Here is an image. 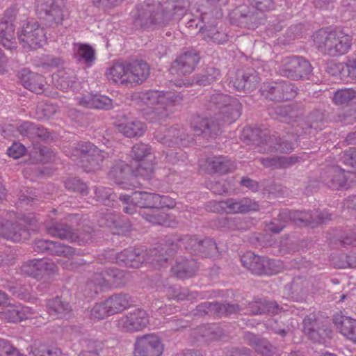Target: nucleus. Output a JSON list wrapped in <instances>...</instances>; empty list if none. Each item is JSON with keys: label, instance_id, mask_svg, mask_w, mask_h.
Instances as JSON below:
<instances>
[{"label": "nucleus", "instance_id": "obj_1", "mask_svg": "<svg viewBox=\"0 0 356 356\" xmlns=\"http://www.w3.org/2000/svg\"><path fill=\"white\" fill-rule=\"evenodd\" d=\"M208 110L217 112L214 118L200 115L191 120V127L197 136L213 138L221 133L222 123L230 124L236 120L241 114V104L239 101L223 93H216L209 97L205 103Z\"/></svg>", "mask_w": 356, "mask_h": 356}, {"label": "nucleus", "instance_id": "obj_2", "mask_svg": "<svg viewBox=\"0 0 356 356\" xmlns=\"http://www.w3.org/2000/svg\"><path fill=\"white\" fill-rule=\"evenodd\" d=\"M313 38L318 51L330 56L346 54L353 44L352 35L343 29H336L330 32L320 29L314 34Z\"/></svg>", "mask_w": 356, "mask_h": 356}, {"label": "nucleus", "instance_id": "obj_3", "mask_svg": "<svg viewBox=\"0 0 356 356\" xmlns=\"http://www.w3.org/2000/svg\"><path fill=\"white\" fill-rule=\"evenodd\" d=\"M170 22L159 0H145L136 7L134 21L136 27L154 30L167 26Z\"/></svg>", "mask_w": 356, "mask_h": 356}, {"label": "nucleus", "instance_id": "obj_4", "mask_svg": "<svg viewBox=\"0 0 356 356\" xmlns=\"http://www.w3.org/2000/svg\"><path fill=\"white\" fill-rule=\"evenodd\" d=\"M35 220L31 216H24L19 220L11 222L0 219V236L14 242H23L30 236Z\"/></svg>", "mask_w": 356, "mask_h": 356}, {"label": "nucleus", "instance_id": "obj_5", "mask_svg": "<svg viewBox=\"0 0 356 356\" xmlns=\"http://www.w3.org/2000/svg\"><path fill=\"white\" fill-rule=\"evenodd\" d=\"M279 72L281 76L294 81L309 79L312 67L303 57L289 56L282 60Z\"/></svg>", "mask_w": 356, "mask_h": 356}, {"label": "nucleus", "instance_id": "obj_6", "mask_svg": "<svg viewBox=\"0 0 356 356\" xmlns=\"http://www.w3.org/2000/svg\"><path fill=\"white\" fill-rule=\"evenodd\" d=\"M177 239L179 247H184L191 254L202 257H216L220 254L217 244L212 238L200 239L196 236L184 235Z\"/></svg>", "mask_w": 356, "mask_h": 356}, {"label": "nucleus", "instance_id": "obj_7", "mask_svg": "<svg viewBox=\"0 0 356 356\" xmlns=\"http://www.w3.org/2000/svg\"><path fill=\"white\" fill-rule=\"evenodd\" d=\"M230 23L242 28L254 29L264 24L266 15L248 5L236 6L229 13Z\"/></svg>", "mask_w": 356, "mask_h": 356}, {"label": "nucleus", "instance_id": "obj_8", "mask_svg": "<svg viewBox=\"0 0 356 356\" xmlns=\"http://www.w3.org/2000/svg\"><path fill=\"white\" fill-rule=\"evenodd\" d=\"M36 12L47 26L55 28L68 17V12L55 3L54 0H36Z\"/></svg>", "mask_w": 356, "mask_h": 356}, {"label": "nucleus", "instance_id": "obj_9", "mask_svg": "<svg viewBox=\"0 0 356 356\" xmlns=\"http://www.w3.org/2000/svg\"><path fill=\"white\" fill-rule=\"evenodd\" d=\"M74 152L79 155L82 168L86 172H91L101 168L102 163L107 156V153L99 149L90 142L78 144Z\"/></svg>", "mask_w": 356, "mask_h": 356}, {"label": "nucleus", "instance_id": "obj_10", "mask_svg": "<svg viewBox=\"0 0 356 356\" xmlns=\"http://www.w3.org/2000/svg\"><path fill=\"white\" fill-rule=\"evenodd\" d=\"M260 92L264 98L271 101H288L296 97L298 94V88L291 82L282 81L264 83Z\"/></svg>", "mask_w": 356, "mask_h": 356}, {"label": "nucleus", "instance_id": "obj_11", "mask_svg": "<svg viewBox=\"0 0 356 356\" xmlns=\"http://www.w3.org/2000/svg\"><path fill=\"white\" fill-rule=\"evenodd\" d=\"M177 238H179V236L168 237L165 240L164 245L145 252V261L156 268L165 266L168 257L173 255L179 247V243Z\"/></svg>", "mask_w": 356, "mask_h": 356}, {"label": "nucleus", "instance_id": "obj_12", "mask_svg": "<svg viewBox=\"0 0 356 356\" xmlns=\"http://www.w3.org/2000/svg\"><path fill=\"white\" fill-rule=\"evenodd\" d=\"M47 232L55 237L75 242L79 245L88 243L92 238V229L86 227L83 232H74L72 228L63 222H54L47 227Z\"/></svg>", "mask_w": 356, "mask_h": 356}, {"label": "nucleus", "instance_id": "obj_13", "mask_svg": "<svg viewBox=\"0 0 356 356\" xmlns=\"http://www.w3.org/2000/svg\"><path fill=\"white\" fill-rule=\"evenodd\" d=\"M17 14L15 7L9 8L0 21V43L10 50L17 47L15 25Z\"/></svg>", "mask_w": 356, "mask_h": 356}, {"label": "nucleus", "instance_id": "obj_14", "mask_svg": "<svg viewBox=\"0 0 356 356\" xmlns=\"http://www.w3.org/2000/svg\"><path fill=\"white\" fill-rule=\"evenodd\" d=\"M17 37L24 47L36 49L45 41L43 29L37 22H27L17 32Z\"/></svg>", "mask_w": 356, "mask_h": 356}, {"label": "nucleus", "instance_id": "obj_15", "mask_svg": "<svg viewBox=\"0 0 356 356\" xmlns=\"http://www.w3.org/2000/svg\"><path fill=\"white\" fill-rule=\"evenodd\" d=\"M163 352V344L156 334H147L136 337L134 356H161Z\"/></svg>", "mask_w": 356, "mask_h": 356}, {"label": "nucleus", "instance_id": "obj_16", "mask_svg": "<svg viewBox=\"0 0 356 356\" xmlns=\"http://www.w3.org/2000/svg\"><path fill=\"white\" fill-rule=\"evenodd\" d=\"M132 204L143 209H163L172 206V201L166 195L136 191L132 193Z\"/></svg>", "mask_w": 356, "mask_h": 356}, {"label": "nucleus", "instance_id": "obj_17", "mask_svg": "<svg viewBox=\"0 0 356 356\" xmlns=\"http://www.w3.org/2000/svg\"><path fill=\"white\" fill-rule=\"evenodd\" d=\"M241 261L245 268L256 275H270L275 273V260L259 257L252 252L243 254Z\"/></svg>", "mask_w": 356, "mask_h": 356}, {"label": "nucleus", "instance_id": "obj_18", "mask_svg": "<svg viewBox=\"0 0 356 356\" xmlns=\"http://www.w3.org/2000/svg\"><path fill=\"white\" fill-rule=\"evenodd\" d=\"M200 60L199 52L191 49L181 54L172 63L170 72L179 76H185L192 73Z\"/></svg>", "mask_w": 356, "mask_h": 356}, {"label": "nucleus", "instance_id": "obj_19", "mask_svg": "<svg viewBox=\"0 0 356 356\" xmlns=\"http://www.w3.org/2000/svg\"><path fill=\"white\" fill-rule=\"evenodd\" d=\"M303 330L314 343H324L332 336V331L319 322L314 315L307 316L303 320Z\"/></svg>", "mask_w": 356, "mask_h": 356}, {"label": "nucleus", "instance_id": "obj_20", "mask_svg": "<svg viewBox=\"0 0 356 356\" xmlns=\"http://www.w3.org/2000/svg\"><path fill=\"white\" fill-rule=\"evenodd\" d=\"M56 268L57 267L53 261L42 259L26 261L21 266L20 270L23 275L41 280L45 275L54 273Z\"/></svg>", "mask_w": 356, "mask_h": 356}, {"label": "nucleus", "instance_id": "obj_21", "mask_svg": "<svg viewBox=\"0 0 356 356\" xmlns=\"http://www.w3.org/2000/svg\"><path fill=\"white\" fill-rule=\"evenodd\" d=\"M148 323L146 312L141 309H136L121 317L118 321V325L124 330L132 332L143 330Z\"/></svg>", "mask_w": 356, "mask_h": 356}, {"label": "nucleus", "instance_id": "obj_22", "mask_svg": "<svg viewBox=\"0 0 356 356\" xmlns=\"http://www.w3.org/2000/svg\"><path fill=\"white\" fill-rule=\"evenodd\" d=\"M261 81L259 74L252 67L238 71L234 81V86L238 91L250 92L255 90Z\"/></svg>", "mask_w": 356, "mask_h": 356}, {"label": "nucleus", "instance_id": "obj_23", "mask_svg": "<svg viewBox=\"0 0 356 356\" xmlns=\"http://www.w3.org/2000/svg\"><path fill=\"white\" fill-rule=\"evenodd\" d=\"M320 179L325 186L333 190L346 188L348 186L346 173L338 166L327 168L321 172Z\"/></svg>", "mask_w": 356, "mask_h": 356}, {"label": "nucleus", "instance_id": "obj_24", "mask_svg": "<svg viewBox=\"0 0 356 356\" xmlns=\"http://www.w3.org/2000/svg\"><path fill=\"white\" fill-rule=\"evenodd\" d=\"M197 341L211 343L221 341L228 337L227 332L217 325H202L194 332Z\"/></svg>", "mask_w": 356, "mask_h": 356}, {"label": "nucleus", "instance_id": "obj_25", "mask_svg": "<svg viewBox=\"0 0 356 356\" xmlns=\"http://www.w3.org/2000/svg\"><path fill=\"white\" fill-rule=\"evenodd\" d=\"M115 258L120 266L132 268H138L146 260L145 252L132 248L118 253Z\"/></svg>", "mask_w": 356, "mask_h": 356}, {"label": "nucleus", "instance_id": "obj_26", "mask_svg": "<svg viewBox=\"0 0 356 356\" xmlns=\"http://www.w3.org/2000/svg\"><path fill=\"white\" fill-rule=\"evenodd\" d=\"M323 121V112L321 110H314L309 113L307 121L303 120L298 124L300 129L296 128L295 135L314 134L318 129H322Z\"/></svg>", "mask_w": 356, "mask_h": 356}, {"label": "nucleus", "instance_id": "obj_27", "mask_svg": "<svg viewBox=\"0 0 356 356\" xmlns=\"http://www.w3.org/2000/svg\"><path fill=\"white\" fill-rule=\"evenodd\" d=\"M247 309L250 315L278 314L286 309L275 301L255 298L250 302Z\"/></svg>", "mask_w": 356, "mask_h": 356}, {"label": "nucleus", "instance_id": "obj_28", "mask_svg": "<svg viewBox=\"0 0 356 356\" xmlns=\"http://www.w3.org/2000/svg\"><path fill=\"white\" fill-rule=\"evenodd\" d=\"M76 99L79 105L88 108L109 110L113 108L112 99L99 93H88Z\"/></svg>", "mask_w": 356, "mask_h": 356}, {"label": "nucleus", "instance_id": "obj_29", "mask_svg": "<svg viewBox=\"0 0 356 356\" xmlns=\"http://www.w3.org/2000/svg\"><path fill=\"white\" fill-rule=\"evenodd\" d=\"M337 330L348 339L356 343V319L337 313L332 319Z\"/></svg>", "mask_w": 356, "mask_h": 356}, {"label": "nucleus", "instance_id": "obj_30", "mask_svg": "<svg viewBox=\"0 0 356 356\" xmlns=\"http://www.w3.org/2000/svg\"><path fill=\"white\" fill-rule=\"evenodd\" d=\"M18 76L25 88L38 94L44 91L45 81L43 76L25 68L20 70Z\"/></svg>", "mask_w": 356, "mask_h": 356}, {"label": "nucleus", "instance_id": "obj_31", "mask_svg": "<svg viewBox=\"0 0 356 356\" xmlns=\"http://www.w3.org/2000/svg\"><path fill=\"white\" fill-rule=\"evenodd\" d=\"M129 83L141 84L150 74V66L143 60H137L128 63Z\"/></svg>", "mask_w": 356, "mask_h": 356}, {"label": "nucleus", "instance_id": "obj_32", "mask_svg": "<svg viewBox=\"0 0 356 356\" xmlns=\"http://www.w3.org/2000/svg\"><path fill=\"white\" fill-rule=\"evenodd\" d=\"M222 204L227 206V213H246L258 209V204L248 197L229 198L225 200Z\"/></svg>", "mask_w": 356, "mask_h": 356}, {"label": "nucleus", "instance_id": "obj_33", "mask_svg": "<svg viewBox=\"0 0 356 356\" xmlns=\"http://www.w3.org/2000/svg\"><path fill=\"white\" fill-rule=\"evenodd\" d=\"M105 302L111 315L122 312L135 302L134 298L129 293H124L113 294Z\"/></svg>", "mask_w": 356, "mask_h": 356}, {"label": "nucleus", "instance_id": "obj_34", "mask_svg": "<svg viewBox=\"0 0 356 356\" xmlns=\"http://www.w3.org/2000/svg\"><path fill=\"white\" fill-rule=\"evenodd\" d=\"M266 143V146H264L259 150L261 154H270L273 152L287 154L294 149L293 143L275 135H270V137L267 139Z\"/></svg>", "mask_w": 356, "mask_h": 356}, {"label": "nucleus", "instance_id": "obj_35", "mask_svg": "<svg viewBox=\"0 0 356 356\" xmlns=\"http://www.w3.org/2000/svg\"><path fill=\"white\" fill-rule=\"evenodd\" d=\"M270 137V135H268L260 129H252L248 127L243 129L241 139L246 141L248 144L255 145L256 152L261 153L259 151L260 149L266 146V140Z\"/></svg>", "mask_w": 356, "mask_h": 356}, {"label": "nucleus", "instance_id": "obj_36", "mask_svg": "<svg viewBox=\"0 0 356 356\" xmlns=\"http://www.w3.org/2000/svg\"><path fill=\"white\" fill-rule=\"evenodd\" d=\"M141 216L148 222L155 225H161L166 227H175L177 222L170 215L161 211V209H148Z\"/></svg>", "mask_w": 356, "mask_h": 356}, {"label": "nucleus", "instance_id": "obj_37", "mask_svg": "<svg viewBox=\"0 0 356 356\" xmlns=\"http://www.w3.org/2000/svg\"><path fill=\"white\" fill-rule=\"evenodd\" d=\"M133 102L138 106H154L161 104V90H147L134 92L131 95Z\"/></svg>", "mask_w": 356, "mask_h": 356}, {"label": "nucleus", "instance_id": "obj_38", "mask_svg": "<svg viewBox=\"0 0 356 356\" xmlns=\"http://www.w3.org/2000/svg\"><path fill=\"white\" fill-rule=\"evenodd\" d=\"M171 270L177 277L185 279L194 276L198 270V266L197 262L193 259H181L172 266Z\"/></svg>", "mask_w": 356, "mask_h": 356}, {"label": "nucleus", "instance_id": "obj_39", "mask_svg": "<svg viewBox=\"0 0 356 356\" xmlns=\"http://www.w3.org/2000/svg\"><path fill=\"white\" fill-rule=\"evenodd\" d=\"M208 170L213 172L225 174L233 172L236 165L230 159L225 156L209 157L206 160Z\"/></svg>", "mask_w": 356, "mask_h": 356}, {"label": "nucleus", "instance_id": "obj_40", "mask_svg": "<svg viewBox=\"0 0 356 356\" xmlns=\"http://www.w3.org/2000/svg\"><path fill=\"white\" fill-rule=\"evenodd\" d=\"M170 22L180 19L189 6L188 0H167L163 5Z\"/></svg>", "mask_w": 356, "mask_h": 356}, {"label": "nucleus", "instance_id": "obj_41", "mask_svg": "<svg viewBox=\"0 0 356 356\" xmlns=\"http://www.w3.org/2000/svg\"><path fill=\"white\" fill-rule=\"evenodd\" d=\"M118 131L127 138H138L146 131V125L141 121L135 120L120 123L116 126Z\"/></svg>", "mask_w": 356, "mask_h": 356}, {"label": "nucleus", "instance_id": "obj_42", "mask_svg": "<svg viewBox=\"0 0 356 356\" xmlns=\"http://www.w3.org/2000/svg\"><path fill=\"white\" fill-rule=\"evenodd\" d=\"M106 77L115 83L126 84L129 83L128 64L123 62L115 63L106 72Z\"/></svg>", "mask_w": 356, "mask_h": 356}, {"label": "nucleus", "instance_id": "obj_43", "mask_svg": "<svg viewBox=\"0 0 356 356\" xmlns=\"http://www.w3.org/2000/svg\"><path fill=\"white\" fill-rule=\"evenodd\" d=\"M47 308L50 315L60 318L67 316L72 312L70 302L58 296L48 300Z\"/></svg>", "mask_w": 356, "mask_h": 356}, {"label": "nucleus", "instance_id": "obj_44", "mask_svg": "<svg viewBox=\"0 0 356 356\" xmlns=\"http://www.w3.org/2000/svg\"><path fill=\"white\" fill-rule=\"evenodd\" d=\"M55 86L63 91H67L73 88L76 81V76L71 70H63L58 72L53 76Z\"/></svg>", "mask_w": 356, "mask_h": 356}, {"label": "nucleus", "instance_id": "obj_45", "mask_svg": "<svg viewBox=\"0 0 356 356\" xmlns=\"http://www.w3.org/2000/svg\"><path fill=\"white\" fill-rule=\"evenodd\" d=\"M244 340L248 345L263 355H268L273 348V346L266 339L252 332H246L244 335Z\"/></svg>", "mask_w": 356, "mask_h": 356}, {"label": "nucleus", "instance_id": "obj_46", "mask_svg": "<svg viewBox=\"0 0 356 356\" xmlns=\"http://www.w3.org/2000/svg\"><path fill=\"white\" fill-rule=\"evenodd\" d=\"M330 243L334 248H347L356 245V229H348L340 232L330 238Z\"/></svg>", "mask_w": 356, "mask_h": 356}, {"label": "nucleus", "instance_id": "obj_47", "mask_svg": "<svg viewBox=\"0 0 356 356\" xmlns=\"http://www.w3.org/2000/svg\"><path fill=\"white\" fill-rule=\"evenodd\" d=\"M265 327L268 332L285 338L292 332V326L286 323L280 317L279 318H270L265 323Z\"/></svg>", "mask_w": 356, "mask_h": 356}, {"label": "nucleus", "instance_id": "obj_48", "mask_svg": "<svg viewBox=\"0 0 356 356\" xmlns=\"http://www.w3.org/2000/svg\"><path fill=\"white\" fill-rule=\"evenodd\" d=\"M220 75V72L218 68L209 66L201 73L194 76L193 81L197 86H207L218 80Z\"/></svg>", "mask_w": 356, "mask_h": 356}, {"label": "nucleus", "instance_id": "obj_49", "mask_svg": "<svg viewBox=\"0 0 356 356\" xmlns=\"http://www.w3.org/2000/svg\"><path fill=\"white\" fill-rule=\"evenodd\" d=\"M29 308L22 305L9 307L4 309L3 316L9 322H18L29 317Z\"/></svg>", "mask_w": 356, "mask_h": 356}, {"label": "nucleus", "instance_id": "obj_50", "mask_svg": "<svg viewBox=\"0 0 356 356\" xmlns=\"http://www.w3.org/2000/svg\"><path fill=\"white\" fill-rule=\"evenodd\" d=\"M218 229L223 231H234L244 229V223L239 217H222L218 218L216 222Z\"/></svg>", "mask_w": 356, "mask_h": 356}, {"label": "nucleus", "instance_id": "obj_51", "mask_svg": "<svg viewBox=\"0 0 356 356\" xmlns=\"http://www.w3.org/2000/svg\"><path fill=\"white\" fill-rule=\"evenodd\" d=\"M356 99V90L345 88L337 90L333 95L332 101L337 106H347Z\"/></svg>", "mask_w": 356, "mask_h": 356}, {"label": "nucleus", "instance_id": "obj_52", "mask_svg": "<svg viewBox=\"0 0 356 356\" xmlns=\"http://www.w3.org/2000/svg\"><path fill=\"white\" fill-rule=\"evenodd\" d=\"M288 115H287V123H296V125H293V131L295 134L296 128L300 129V127H298V124H300L302 120V117L305 113V109L303 106L299 104L294 103L288 104Z\"/></svg>", "mask_w": 356, "mask_h": 356}, {"label": "nucleus", "instance_id": "obj_53", "mask_svg": "<svg viewBox=\"0 0 356 356\" xmlns=\"http://www.w3.org/2000/svg\"><path fill=\"white\" fill-rule=\"evenodd\" d=\"M129 172L130 167L127 164L120 162L111 168L109 177L116 184H121L124 183V180L126 179Z\"/></svg>", "mask_w": 356, "mask_h": 356}, {"label": "nucleus", "instance_id": "obj_54", "mask_svg": "<svg viewBox=\"0 0 356 356\" xmlns=\"http://www.w3.org/2000/svg\"><path fill=\"white\" fill-rule=\"evenodd\" d=\"M292 222L299 227H315L316 221L314 220V213L309 211H291Z\"/></svg>", "mask_w": 356, "mask_h": 356}, {"label": "nucleus", "instance_id": "obj_55", "mask_svg": "<svg viewBox=\"0 0 356 356\" xmlns=\"http://www.w3.org/2000/svg\"><path fill=\"white\" fill-rule=\"evenodd\" d=\"M58 110L56 104L40 102L35 109V117L38 120H45L51 118Z\"/></svg>", "mask_w": 356, "mask_h": 356}, {"label": "nucleus", "instance_id": "obj_56", "mask_svg": "<svg viewBox=\"0 0 356 356\" xmlns=\"http://www.w3.org/2000/svg\"><path fill=\"white\" fill-rule=\"evenodd\" d=\"M180 129L172 127L168 129L164 136H161L157 134L156 138L163 145L168 147L177 146L178 138Z\"/></svg>", "mask_w": 356, "mask_h": 356}, {"label": "nucleus", "instance_id": "obj_57", "mask_svg": "<svg viewBox=\"0 0 356 356\" xmlns=\"http://www.w3.org/2000/svg\"><path fill=\"white\" fill-rule=\"evenodd\" d=\"M201 22L203 25L200 27V32L204 35L209 31H215L218 28L220 19L211 13H204L201 15Z\"/></svg>", "mask_w": 356, "mask_h": 356}, {"label": "nucleus", "instance_id": "obj_58", "mask_svg": "<svg viewBox=\"0 0 356 356\" xmlns=\"http://www.w3.org/2000/svg\"><path fill=\"white\" fill-rule=\"evenodd\" d=\"M99 224L102 227L105 226L112 229H118L123 227L126 222L118 214L106 212L99 220Z\"/></svg>", "mask_w": 356, "mask_h": 356}, {"label": "nucleus", "instance_id": "obj_59", "mask_svg": "<svg viewBox=\"0 0 356 356\" xmlns=\"http://www.w3.org/2000/svg\"><path fill=\"white\" fill-rule=\"evenodd\" d=\"M104 274L107 280V285L112 284L119 286L123 284L126 281L124 271L117 268H106L104 270Z\"/></svg>", "mask_w": 356, "mask_h": 356}, {"label": "nucleus", "instance_id": "obj_60", "mask_svg": "<svg viewBox=\"0 0 356 356\" xmlns=\"http://www.w3.org/2000/svg\"><path fill=\"white\" fill-rule=\"evenodd\" d=\"M31 353L33 356H58L60 350L56 347L35 343L31 346Z\"/></svg>", "mask_w": 356, "mask_h": 356}, {"label": "nucleus", "instance_id": "obj_61", "mask_svg": "<svg viewBox=\"0 0 356 356\" xmlns=\"http://www.w3.org/2000/svg\"><path fill=\"white\" fill-rule=\"evenodd\" d=\"M217 316H230L232 314H236L240 312L243 308L241 305L237 303H231L227 301L218 302L217 301Z\"/></svg>", "mask_w": 356, "mask_h": 356}, {"label": "nucleus", "instance_id": "obj_62", "mask_svg": "<svg viewBox=\"0 0 356 356\" xmlns=\"http://www.w3.org/2000/svg\"><path fill=\"white\" fill-rule=\"evenodd\" d=\"M49 255L71 257L75 254L73 248L61 243L60 242L51 241Z\"/></svg>", "mask_w": 356, "mask_h": 356}, {"label": "nucleus", "instance_id": "obj_63", "mask_svg": "<svg viewBox=\"0 0 356 356\" xmlns=\"http://www.w3.org/2000/svg\"><path fill=\"white\" fill-rule=\"evenodd\" d=\"M76 55L79 60H83L88 65H90L95 59V49L87 44H81L79 47Z\"/></svg>", "mask_w": 356, "mask_h": 356}, {"label": "nucleus", "instance_id": "obj_64", "mask_svg": "<svg viewBox=\"0 0 356 356\" xmlns=\"http://www.w3.org/2000/svg\"><path fill=\"white\" fill-rule=\"evenodd\" d=\"M151 147L147 144L139 143L134 145L131 150V156L136 161H142L151 154Z\"/></svg>", "mask_w": 356, "mask_h": 356}]
</instances>
